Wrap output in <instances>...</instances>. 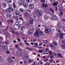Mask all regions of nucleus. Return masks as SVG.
Returning a JSON list of instances; mask_svg holds the SVG:
<instances>
[{"instance_id": "nucleus-1", "label": "nucleus", "mask_w": 65, "mask_h": 65, "mask_svg": "<svg viewBox=\"0 0 65 65\" xmlns=\"http://www.w3.org/2000/svg\"><path fill=\"white\" fill-rule=\"evenodd\" d=\"M39 34L41 36L44 35V34H43V32L42 31H40L39 32L38 30H36L35 32L34 33V36H38L39 35Z\"/></svg>"}, {"instance_id": "nucleus-2", "label": "nucleus", "mask_w": 65, "mask_h": 65, "mask_svg": "<svg viewBox=\"0 0 65 65\" xmlns=\"http://www.w3.org/2000/svg\"><path fill=\"white\" fill-rule=\"evenodd\" d=\"M56 36L57 38H59L60 37V39H62L64 38V35H63V33H61L59 34V33H57L56 35Z\"/></svg>"}, {"instance_id": "nucleus-3", "label": "nucleus", "mask_w": 65, "mask_h": 65, "mask_svg": "<svg viewBox=\"0 0 65 65\" xmlns=\"http://www.w3.org/2000/svg\"><path fill=\"white\" fill-rule=\"evenodd\" d=\"M36 13L39 17H42L43 15L42 14V11L40 9L37 10L36 11Z\"/></svg>"}, {"instance_id": "nucleus-4", "label": "nucleus", "mask_w": 65, "mask_h": 65, "mask_svg": "<svg viewBox=\"0 0 65 65\" xmlns=\"http://www.w3.org/2000/svg\"><path fill=\"white\" fill-rule=\"evenodd\" d=\"M14 10V9H13V8L10 7H9L6 10V12L8 13L9 12H11L12 11Z\"/></svg>"}, {"instance_id": "nucleus-5", "label": "nucleus", "mask_w": 65, "mask_h": 65, "mask_svg": "<svg viewBox=\"0 0 65 65\" xmlns=\"http://www.w3.org/2000/svg\"><path fill=\"white\" fill-rule=\"evenodd\" d=\"M51 32V29L50 28H46V29H45L44 30V32L46 34L50 33Z\"/></svg>"}, {"instance_id": "nucleus-6", "label": "nucleus", "mask_w": 65, "mask_h": 65, "mask_svg": "<svg viewBox=\"0 0 65 65\" xmlns=\"http://www.w3.org/2000/svg\"><path fill=\"white\" fill-rule=\"evenodd\" d=\"M51 19L52 20H56L57 19V17L55 14H53L52 15Z\"/></svg>"}, {"instance_id": "nucleus-7", "label": "nucleus", "mask_w": 65, "mask_h": 65, "mask_svg": "<svg viewBox=\"0 0 65 65\" xmlns=\"http://www.w3.org/2000/svg\"><path fill=\"white\" fill-rule=\"evenodd\" d=\"M1 5L3 8H6L7 7V4L5 2H3Z\"/></svg>"}, {"instance_id": "nucleus-8", "label": "nucleus", "mask_w": 65, "mask_h": 65, "mask_svg": "<svg viewBox=\"0 0 65 65\" xmlns=\"http://www.w3.org/2000/svg\"><path fill=\"white\" fill-rule=\"evenodd\" d=\"M6 28H7L6 30H3V32H4V33H5L6 35L8 36V31H7V30H8V26H6Z\"/></svg>"}, {"instance_id": "nucleus-9", "label": "nucleus", "mask_w": 65, "mask_h": 65, "mask_svg": "<svg viewBox=\"0 0 65 65\" xmlns=\"http://www.w3.org/2000/svg\"><path fill=\"white\" fill-rule=\"evenodd\" d=\"M16 54L17 55H18L19 57H21V56H22V53L20 52L19 51L17 52Z\"/></svg>"}, {"instance_id": "nucleus-10", "label": "nucleus", "mask_w": 65, "mask_h": 65, "mask_svg": "<svg viewBox=\"0 0 65 65\" xmlns=\"http://www.w3.org/2000/svg\"><path fill=\"white\" fill-rule=\"evenodd\" d=\"M29 8L32 9L34 8V5L33 4H30L29 5Z\"/></svg>"}, {"instance_id": "nucleus-11", "label": "nucleus", "mask_w": 65, "mask_h": 65, "mask_svg": "<svg viewBox=\"0 0 65 65\" xmlns=\"http://www.w3.org/2000/svg\"><path fill=\"white\" fill-rule=\"evenodd\" d=\"M57 58H59V57L60 58H63V57L62 56V54L60 53H58L57 54Z\"/></svg>"}, {"instance_id": "nucleus-12", "label": "nucleus", "mask_w": 65, "mask_h": 65, "mask_svg": "<svg viewBox=\"0 0 65 65\" xmlns=\"http://www.w3.org/2000/svg\"><path fill=\"white\" fill-rule=\"evenodd\" d=\"M23 5L25 8H27L28 7V4L26 2L24 3Z\"/></svg>"}, {"instance_id": "nucleus-13", "label": "nucleus", "mask_w": 65, "mask_h": 65, "mask_svg": "<svg viewBox=\"0 0 65 65\" xmlns=\"http://www.w3.org/2000/svg\"><path fill=\"white\" fill-rule=\"evenodd\" d=\"M43 7H48V4H42Z\"/></svg>"}, {"instance_id": "nucleus-14", "label": "nucleus", "mask_w": 65, "mask_h": 65, "mask_svg": "<svg viewBox=\"0 0 65 65\" xmlns=\"http://www.w3.org/2000/svg\"><path fill=\"white\" fill-rule=\"evenodd\" d=\"M58 2H56L53 3V5L54 6H57V5H58Z\"/></svg>"}, {"instance_id": "nucleus-15", "label": "nucleus", "mask_w": 65, "mask_h": 65, "mask_svg": "<svg viewBox=\"0 0 65 65\" xmlns=\"http://www.w3.org/2000/svg\"><path fill=\"white\" fill-rule=\"evenodd\" d=\"M11 16V15L10 14L7 13L6 14V17L8 18H9Z\"/></svg>"}, {"instance_id": "nucleus-16", "label": "nucleus", "mask_w": 65, "mask_h": 65, "mask_svg": "<svg viewBox=\"0 0 65 65\" xmlns=\"http://www.w3.org/2000/svg\"><path fill=\"white\" fill-rule=\"evenodd\" d=\"M33 21H34V20H30L29 22V24H31L33 25Z\"/></svg>"}, {"instance_id": "nucleus-17", "label": "nucleus", "mask_w": 65, "mask_h": 65, "mask_svg": "<svg viewBox=\"0 0 65 65\" xmlns=\"http://www.w3.org/2000/svg\"><path fill=\"white\" fill-rule=\"evenodd\" d=\"M28 58L27 56L26 57L24 56L23 58V60L26 61V60H28Z\"/></svg>"}, {"instance_id": "nucleus-18", "label": "nucleus", "mask_w": 65, "mask_h": 65, "mask_svg": "<svg viewBox=\"0 0 65 65\" xmlns=\"http://www.w3.org/2000/svg\"><path fill=\"white\" fill-rule=\"evenodd\" d=\"M24 3H24V1L23 0H21L20 3V5H23Z\"/></svg>"}, {"instance_id": "nucleus-19", "label": "nucleus", "mask_w": 65, "mask_h": 65, "mask_svg": "<svg viewBox=\"0 0 65 65\" xmlns=\"http://www.w3.org/2000/svg\"><path fill=\"white\" fill-rule=\"evenodd\" d=\"M49 9L50 11L53 14H54V13H55V12L54 11V10L53 9V8H50Z\"/></svg>"}, {"instance_id": "nucleus-20", "label": "nucleus", "mask_w": 65, "mask_h": 65, "mask_svg": "<svg viewBox=\"0 0 65 65\" xmlns=\"http://www.w3.org/2000/svg\"><path fill=\"white\" fill-rule=\"evenodd\" d=\"M57 26L59 28H62V24L60 23H58L57 24Z\"/></svg>"}, {"instance_id": "nucleus-21", "label": "nucleus", "mask_w": 65, "mask_h": 65, "mask_svg": "<svg viewBox=\"0 0 65 65\" xmlns=\"http://www.w3.org/2000/svg\"><path fill=\"white\" fill-rule=\"evenodd\" d=\"M26 49H27V50H28L29 51H33V50L32 48H29L28 47H26Z\"/></svg>"}, {"instance_id": "nucleus-22", "label": "nucleus", "mask_w": 65, "mask_h": 65, "mask_svg": "<svg viewBox=\"0 0 65 65\" xmlns=\"http://www.w3.org/2000/svg\"><path fill=\"white\" fill-rule=\"evenodd\" d=\"M44 18L45 20H47L48 19V17L46 15H44Z\"/></svg>"}, {"instance_id": "nucleus-23", "label": "nucleus", "mask_w": 65, "mask_h": 65, "mask_svg": "<svg viewBox=\"0 0 65 65\" xmlns=\"http://www.w3.org/2000/svg\"><path fill=\"white\" fill-rule=\"evenodd\" d=\"M15 14L16 15H19L20 14V12L19 11L16 10L15 12Z\"/></svg>"}, {"instance_id": "nucleus-24", "label": "nucleus", "mask_w": 65, "mask_h": 65, "mask_svg": "<svg viewBox=\"0 0 65 65\" xmlns=\"http://www.w3.org/2000/svg\"><path fill=\"white\" fill-rule=\"evenodd\" d=\"M13 7L14 8V9H15V8L17 7V6H16L15 5V3L14 2L13 3Z\"/></svg>"}, {"instance_id": "nucleus-25", "label": "nucleus", "mask_w": 65, "mask_h": 65, "mask_svg": "<svg viewBox=\"0 0 65 65\" xmlns=\"http://www.w3.org/2000/svg\"><path fill=\"white\" fill-rule=\"evenodd\" d=\"M20 12H24L25 11V10L23 9H20Z\"/></svg>"}, {"instance_id": "nucleus-26", "label": "nucleus", "mask_w": 65, "mask_h": 65, "mask_svg": "<svg viewBox=\"0 0 65 65\" xmlns=\"http://www.w3.org/2000/svg\"><path fill=\"white\" fill-rule=\"evenodd\" d=\"M14 34L17 35H19V32H18L15 31V32Z\"/></svg>"}, {"instance_id": "nucleus-27", "label": "nucleus", "mask_w": 65, "mask_h": 65, "mask_svg": "<svg viewBox=\"0 0 65 65\" xmlns=\"http://www.w3.org/2000/svg\"><path fill=\"white\" fill-rule=\"evenodd\" d=\"M52 52L49 51L48 52V53L49 55H52Z\"/></svg>"}, {"instance_id": "nucleus-28", "label": "nucleus", "mask_w": 65, "mask_h": 65, "mask_svg": "<svg viewBox=\"0 0 65 65\" xmlns=\"http://www.w3.org/2000/svg\"><path fill=\"white\" fill-rule=\"evenodd\" d=\"M29 14L28 13H25L24 14V15L25 16H26V17H27V16H28Z\"/></svg>"}, {"instance_id": "nucleus-29", "label": "nucleus", "mask_w": 65, "mask_h": 65, "mask_svg": "<svg viewBox=\"0 0 65 65\" xmlns=\"http://www.w3.org/2000/svg\"><path fill=\"white\" fill-rule=\"evenodd\" d=\"M27 2L28 3H29L30 2H31L32 0H26Z\"/></svg>"}, {"instance_id": "nucleus-30", "label": "nucleus", "mask_w": 65, "mask_h": 65, "mask_svg": "<svg viewBox=\"0 0 65 65\" xmlns=\"http://www.w3.org/2000/svg\"><path fill=\"white\" fill-rule=\"evenodd\" d=\"M54 61V60L53 59H51L50 60L49 62L51 63H53V62Z\"/></svg>"}, {"instance_id": "nucleus-31", "label": "nucleus", "mask_w": 65, "mask_h": 65, "mask_svg": "<svg viewBox=\"0 0 65 65\" xmlns=\"http://www.w3.org/2000/svg\"><path fill=\"white\" fill-rule=\"evenodd\" d=\"M62 43L63 44H65V40H63L62 41Z\"/></svg>"}, {"instance_id": "nucleus-32", "label": "nucleus", "mask_w": 65, "mask_h": 65, "mask_svg": "<svg viewBox=\"0 0 65 65\" xmlns=\"http://www.w3.org/2000/svg\"><path fill=\"white\" fill-rule=\"evenodd\" d=\"M53 43H54V45H57V43L56 42H53Z\"/></svg>"}, {"instance_id": "nucleus-33", "label": "nucleus", "mask_w": 65, "mask_h": 65, "mask_svg": "<svg viewBox=\"0 0 65 65\" xmlns=\"http://www.w3.org/2000/svg\"><path fill=\"white\" fill-rule=\"evenodd\" d=\"M60 14H59V15L60 16H61V15H62L63 14V12L61 11V12H60Z\"/></svg>"}, {"instance_id": "nucleus-34", "label": "nucleus", "mask_w": 65, "mask_h": 65, "mask_svg": "<svg viewBox=\"0 0 65 65\" xmlns=\"http://www.w3.org/2000/svg\"><path fill=\"white\" fill-rule=\"evenodd\" d=\"M7 1L8 3H11L12 1L11 0H7Z\"/></svg>"}, {"instance_id": "nucleus-35", "label": "nucleus", "mask_w": 65, "mask_h": 65, "mask_svg": "<svg viewBox=\"0 0 65 65\" xmlns=\"http://www.w3.org/2000/svg\"><path fill=\"white\" fill-rule=\"evenodd\" d=\"M38 52L39 53H43V51L42 50H40Z\"/></svg>"}, {"instance_id": "nucleus-36", "label": "nucleus", "mask_w": 65, "mask_h": 65, "mask_svg": "<svg viewBox=\"0 0 65 65\" xmlns=\"http://www.w3.org/2000/svg\"><path fill=\"white\" fill-rule=\"evenodd\" d=\"M8 47L7 46H6L4 47V48H3V49L4 50H6V48H7ZM6 47H7L6 48Z\"/></svg>"}, {"instance_id": "nucleus-37", "label": "nucleus", "mask_w": 65, "mask_h": 65, "mask_svg": "<svg viewBox=\"0 0 65 65\" xmlns=\"http://www.w3.org/2000/svg\"><path fill=\"white\" fill-rule=\"evenodd\" d=\"M17 49L18 50H19V51H23V50H22V49L20 48H19V47H18Z\"/></svg>"}, {"instance_id": "nucleus-38", "label": "nucleus", "mask_w": 65, "mask_h": 65, "mask_svg": "<svg viewBox=\"0 0 65 65\" xmlns=\"http://www.w3.org/2000/svg\"><path fill=\"white\" fill-rule=\"evenodd\" d=\"M25 44H26V45H28V46L30 45L29 44L28 42L26 43Z\"/></svg>"}, {"instance_id": "nucleus-39", "label": "nucleus", "mask_w": 65, "mask_h": 65, "mask_svg": "<svg viewBox=\"0 0 65 65\" xmlns=\"http://www.w3.org/2000/svg\"><path fill=\"white\" fill-rule=\"evenodd\" d=\"M7 60L9 61H10V60H11V58H7Z\"/></svg>"}, {"instance_id": "nucleus-40", "label": "nucleus", "mask_w": 65, "mask_h": 65, "mask_svg": "<svg viewBox=\"0 0 65 65\" xmlns=\"http://www.w3.org/2000/svg\"><path fill=\"white\" fill-rule=\"evenodd\" d=\"M50 58L51 59H53V58H54V56L53 55H51L50 56Z\"/></svg>"}, {"instance_id": "nucleus-41", "label": "nucleus", "mask_w": 65, "mask_h": 65, "mask_svg": "<svg viewBox=\"0 0 65 65\" xmlns=\"http://www.w3.org/2000/svg\"><path fill=\"white\" fill-rule=\"evenodd\" d=\"M0 19L1 20H2V21H3V18L1 16H0Z\"/></svg>"}, {"instance_id": "nucleus-42", "label": "nucleus", "mask_w": 65, "mask_h": 65, "mask_svg": "<svg viewBox=\"0 0 65 65\" xmlns=\"http://www.w3.org/2000/svg\"><path fill=\"white\" fill-rule=\"evenodd\" d=\"M6 53L7 54H10V52L9 51H6Z\"/></svg>"}, {"instance_id": "nucleus-43", "label": "nucleus", "mask_w": 65, "mask_h": 65, "mask_svg": "<svg viewBox=\"0 0 65 65\" xmlns=\"http://www.w3.org/2000/svg\"><path fill=\"white\" fill-rule=\"evenodd\" d=\"M15 47H16L17 48L19 47V46L18 45H16Z\"/></svg>"}, {"instance_id": "nucleus-44", "label": "nucleus", "mask_w": 65, "mask_h": 65, "mask_svg": "<svg viewBox=\"0 0 65 65\" xmlns=\"http://www.w3.org/2000/svg\"><path fill=\"white\" fill-rule=\"evenodd\" d=\"M41 2H45V0H41Z\"/></svg>"}, {"instance_id": "nucleus-45", "label": "nucleus", "mask_w": 65, "mask_h": 65, "mask_svg": "<svg viewBox=\"0 0 65 65\" xmlns=\"http://www.w3.org/2000/svg\"><path fill=\"white\" fill-rule=\"evenodd\" d=\"M11 32L12 33H13V34H14L15 33V32L13 30H12Z\"/></svg>"}, {"instance_id": "nucleus-46", "label": "nucleus", "mask_w": 65, "mask_h": 65, "mask_svg": "<svg viewBox=\"0 0 65 65\" xmlns=\"http://www.w3.org/2000/svg\"><path fill=\"white\" fill-rule=\"evenodd\" d=\"M29 63H31V62H32V61H31V59H29Z\"/></svg>"}, {"instance_id": "nucleus-47", "label": "nucleus", "mask_w": 65, "mask_h": 65, "mask_svg": "<svg viewBox=\"0 0 65 65\" xmlns=\"http://www.w3.org/2000/svg\"><path fill=\"white\" fill-rule=\"evenodd\" d=\"M19 19H20V20H21V21H23V18H22L21 17L20 18H19Z\"/></svg>"}, {"instance_id": "nucleus-48", "label": "nucleus", "mask_w": 65, "mask_h": 65, "mask_svg": "<svg viewBox=\"0 0 65 65\" xmlns=\"http://www.w3.org/2000/svg\"><path fill=\"white\" fill-rule=\"evenodd\" d=\"M36 18V17L34 15H33L32 16V19H35Z\"/></svg>"}, {"instance_id": "nucleus-49", "label": "nucleus", "mask_w": 65, "mask_h": 65, "mask_svg": "<svg viewBox=\"0 0 65 65\" xmlns=\"http://www.w3.org/2000/svg\"><path fill=\"white\" fill-rule=\"evenodd\" d=\"M16 26H18L19 29H20V26H19V24H17Z\"/></svg>"}, {"instance_id": "nucleus-50", "label": "nucleus", "mask_w": 65, "mask_h": 65, "mask_svg": "<svg viewBox=\"0 0 65 65\" xmlns=\"http://www.w3.org/2000/svg\"><path fill=\"white\" fill-rule=\"evenodd\" d=\"M40 63L41 65H42V64H43V63L41 61H40Z\"/></svg>"}, {"instance_id": "nucleus-51", "label": "nucleus", "mask_w": 65, "mask_h": 65, "mask_svg": "<svg viewBox=\"0 0 65 65\" xmlns=\"http://www.w3.org/2000/svg\"><path fill=\"white\" fill-rule=\"evenodd\" d=\"M47 61H48V59H45L44 60V61L46 62H47Z\"/></svg>"}, {"instance_id": "nucleus-52", "label": "nucleus", "mask_w": 65, "mask_h": 65, "mask_svg": "<svg viewBox=\"0 0 65 65\" xmlns=\"http://www.w3.org/2000/svg\"><path fill=\"white\" fill-rule=\"evenodd\" d=\"M5 44H8V42H7V41H5Z\"/></svg>"}, {"instance_id": "nucleus-53", "label": "nucleus", "mask_w": 65, "mask_h": 65, "mask_svg": "<svg viewBox=\"0 0 65 65\" xmlns=\"http://www.w3.org/2000/svg\"><path fill=\"white\" fill-rule=\"evenodd\" d=\"M0 39H1V40H3V38H2V37H0Z\"/></svg>"}, {"instance_id": "nucleus-54", "label": "nucleus", "mask_w": 65, "mask_h": 65, "mask_svg": "<svg viewBox=\"0 0 65 65\" xmlns=\"http://www.w3.org/2000/svg\"><path fill=\"white\" fill-rule=\"evenodd\" d=\"M63 45H61L62 47H65V44H63Z\"/></svg>"}, {"instance_id": "nucleus-55", "label": "nucleus", "mask_w": 65, "mask_h": 65, "mask_svg": "<svg viewBox=\"0 0 65 65\" xmlns=\"http://www.w3.org/2000/svg\"><path fill=\"white\" fill-rule=\"evenodd\" d=\"M18 40L19 41V42H20L21 41V39H18Z\"/></svg>"}, {"instance_id": "nucleus-56", "label": "nucleus", "mask_w": 65, "mask_h": 65, "mask_svg": "<svg viewBox=\"0 0 65 65\" xmlns=\"http://www.w3.org/2000/svg\"><path fill=\"white\" fill-rule=\"evenodd\" d=\"M48 13L50 15H51L52 14V13H51V12H50H50L49 11L48 12Z\"/></svg>"}, {"instance_id": "nucleus-57", "label": "nucleus", "mask_w": 65, "mask_h": 65, "mask_svg": "<svg viewBox=\"0 0 65 65\" xmlns=\"http://www.w3.org/2000/svg\"><path fill=\"white\" fill-rule=\"evenodd\" d=\"M10 22H11V23H12L13 22V20H10Z\"/></svg>"}, {"instance_id": "nucleus-58", "label": "nucleus", "mask_w": 65, "mask_h": 65, "mask_svg": "<svg viewBox=\"0 0 65 65\" xmlns=\"http://www.w3.org/2000/svg\"><path fill=\"white\" fill-rule=\"evenodd\" d=\"M58 31L59 32V33H61V31L59 30H58Z\"/></svg>"}, {"instance_id": "nucleus-59", "label": "nucleus", "mask_w": 65, "mask_h": 65, "mask_svg": "<svg viewBox=\"0 0 65 65\" xmlns=\"http://www.w3.org/2000/svg\"><path fill=\"white\" fill-rule=\"evenodd\" d=\"M55 9H56V10H58V8L57 7H55Z\"/></svg>"}, {"instance_id": "nucleus-60", "label": "nucleus", "mask_w": 65, "mask_h": 65, "mask_svg": "<svg viewBox=\"0 0 65 65\" xmlns=\"http://www.w3.org/2000/svg\"><path fill=\"white\" fill-rule=\"evenodd\" d=\"M50 46L51 47H53V46L52 45H50Z\"/></svg>"}, {"instance_id": "nucleus-61", "label": "nucleus", "mask_w": 65, "mask_h": 65, "mask_svg": "<svg viewBox=\"0 0 65 65\" xmlns=\"http://www.w3.org/2000/svg\"><path fill=\"white\" fill-rule=\"evenodd\" d=\"M31 45H34V43L31 42Z\"/></svg>"}, {"instance_id": "nucleus-62", "label": "nucleus", "mask_w": 65, "mask_h": 65, "mask_svg": "<svg viewBox=\"0 0 65 65\" xmlns=\"http://www.w3.org/2000/svg\"><path fill=\"white\" fill-rule=\"evenodd\" d=\"M12 59H15V57H14L13 56H12Z\"/></svg>"}, {"instance_id": "nucleus-63", "label": "nucleus", "mask_w": 65, "mask_h": 65, "mask_svg": "<svg viewBox=\"0 0 65 65\" xmlns=\"http://www.w3.org/2000/svg\"><path fill=\"white\" fill-rule=\"evenodd\" d=\"M64 28H65V27L64 26H63L62 28V29H64Z\"/></svg>"}, {"instance_id": "nucleus-64", "label": "nucleus", "mask_w": 65, "mask_h": 65, "mask_svg": "<svg viewBox=\"0 0 65 65\" xmlns=\"http://www.w3.org/2000/svg\"><path fill=\"white\" fill-rule=\"evenodd\" d=\"M13 42H14V43H16V42H16V41H15V40H14L13 41Z\"/></svg>"}]
</instances>
